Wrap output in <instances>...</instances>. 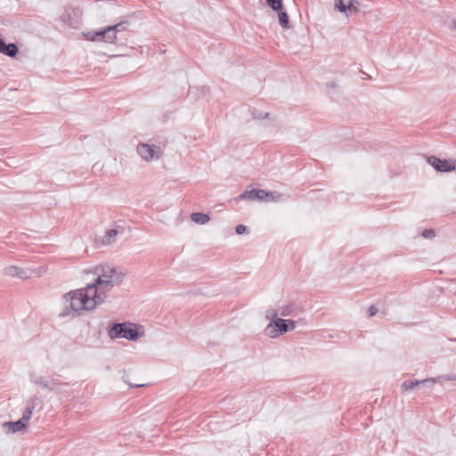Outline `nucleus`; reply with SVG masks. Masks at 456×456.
<instances>
[{
    "mask_svg": "<svg viewBox=\"0 0 456 456\" xmlns=\"http://www.w3.org/2000/svg\"><path fill=\"white\" fill-rule=\"evenodd\" d=\"M266 4L273 11H279L283 7L282 0H266Z\"/></svg>",
    "mask_w": 456,
    "mask_h": 456,
    "instance_id": "obj_26",
    "label": "nucleus"
},
{
    "mask_svg": "<svg viewBox=\"0 0 456 456\" xmlns=\"http://www.w3.org/2000/svg\"><path fill=\"white\" fill-rule=\"evenodd\" d=\"M266 319L270 320V322H273V321L278 317V313L275 309H268L265 312Z\"/></svg>",
    "mask_w": 456,
    "mask_h": 456,
    "instance_id": "obj_28",
    "label": "nucleus"
},
{
    "mask_svg": "<svg viewBox=\"0 0 456 456\" xmlns=\"http://www.w3.org/2000/svg\"><path fill=\"white\" fill-rule=\"evenodd\" d=\"M421 236L425 239H433L436 237V232L434 229H424L421 232Z\"/></svg>",
    "mask_w": 456,
    "mask_h": 456,
    "instance_id": "obj_30",
    "label": "nucleus"
},
{
    "mask_svg": "<svg viewBox=\"0 0 456 456\" xmlns=\"http://www.w3.org/2000/svg\"><path fill=\"white\" fill-rule=\"evenodd\" d=\"M263 194H265V190L263 189H251L247 190L241 194H240L235 200H258L262 201V196Z\"/></svg>",
    "mask_w": 456,
    "mask_h": 456,
    "instance_id": "obj_9",
    "label": "nucleus"
},
{
    "mask_svg": "<svg viewBox=\"0 0 456 456\" xmlns=\"http://www.w3.org/2000/svg\"><path fill=\"white\" fill-rule=\"evenodd\" d=\"M142 335V327L131 322H113L108 329L110 339L124 338L129 341H136Z\"/></svg>",
    "mask_w": 456,
    "mask_h": 456,
    "instance_id": "obj_2",
    "label": "nucleus"
},
{
    "mask_svg": "<svg viewBox=\"0 0 456 456\" xmlns=\"http://www.w3.org/2000/svg\"><path fill=\"white\" fill-rule=\"evenodd\" d=\"M64 307L59 314L60 317L77 316L81 311L93 310L99 305V297L92 296L87 286L76 290H70L63 296Z\"/></svg>",
    "mask_w": 456,
    "mask_h": 456,
    "instance_id": "obj_1",
    "label": "nucleus"
},
{
    "mask_svg": "<svg viewBox=\"0 0 456 456\" xmlns=\"http://www.w3.org/2000/svg\"><path fill=\"white\" fill-rule=\"evenodd\" d=\"M137 153L142 157L145 161H151L155 159H159L161 155L160 148L154 144L148 143H139L137 145Z\"/></svg>",
    "mask_w": 456,
    "mask_h": 456,
    "instance_id": "obj_7",
    "label": "nucleus"
},
{
    "mask_svg": "<svg viewBox=\"0 0 456 456\" xmlns=\"http://www.w3.org/2000/svg\"><path fill=\"white\" fill-rule=\"evenodd\" d=\"M248 111L254 119H265L269 117L268 112L263 113L261 110L256 108H250Z\"/></svg>",
    "mask_w": 456,
    "mask_h": 456,
    "instance_id": "obj_22",
    "label": "nucleus"
},
{
    "mask_svg": "<svg viewBox=\"0 0 456 456\" xmlns=\"http://www.w3.org/2000/svg\"><path fill=\"white\" fill-rule=\"evenodd\" d=\"M191 219L198 224H205L210 220V217L202 212H193L191 214Z\"/></svg>",
    "mask_w": 456,
    "mask_h": 456,
    "instance_id": "obj_17",
    "label": "nucleus"
},
{
    "mask_svg": "<svg viewBox=\"0 0 456 456\" xmlns=\"http://www.w3.org/2000/svg\"><path fill=\"white\" fill-rule=\"evenodd\" d=\"M280 196H281V194L276 191H265V194H263V196H262V201H265V202L274 201Z\"/></svg>",
    "mask_w": 456,
    "mask_h": 456,
    "instance_id": "obj_24",
    "label": "nucleus"
},
{
    "mask_svg": "<svg viewBox=\"0 0 456 456\" xmlns=\"http://www.w3.org/2000/svg\"><path fill=\"white\" fill-rule=\"evenodd\" d=\"M129 385L130 387H143L145 386L144 384H132V383H127Z\"/></svg>",
    "mask_w": 456,
    "mask_h": 456,
    "instance_id": "obj_37",
    "label": "nucleus"
},
{
    "mask_svg": "<svg viewBox=\"0 0 456 456\" xmlns=\"http://www.w3.org/2000/svg\"><path fill=\"white\" fill-rule=\"evenodd\" d=\"M129 22L128 20H121L118 23H116L114 25H110V28H112V33L117 37V34L125 31L126 29V27L128 26Z\"/></svg>",
    "mask_w": 456,
    "mask_h": 456,
    "instance_id": "obj_20",
    "label": "nucleus"
},
{
    "mask_svg": "<svg viewBox=\"0 0 456 456\" xmlns=\"http://www.w3.org/2000/svg\"><path fill=\"white\" fill-rule=\"evenodd\" d=\"M296 328V322L290 319L276 318L273 322H270L265 328V333L272 338H275Z\"/></svg>",
    "mask_w": 456,
    "mask_h": 456,
    "instance_id": "obj_3",
    "label": "nucleus"
},
{
    "mask_svg": "<svg viewBox=\"0 0 456 456\" xmlns=\"http://www.w3.org/2000/svg\"><path fill=\"white\" fill-rule=\"evenodd\" d=\"M235 232L237 234L239 235H241V234H245V233H248V227L244 225V224H238L236 227H235Z\"/></svg>",
    "mask_w": 456,
    "mask_h": 456,
    "instance_id": "obj_31",
    "label": "nucleus"
},
{
    "mask_svg": "<svg viewBox=\"0 0 456 456\" xmlns=\"http://www.w3.org/2000/svg\"><path fill=\"white\" fill-rule=\"evenodd\" d=\"M5 44L6 43L4 39L0 36V53L3 52V48L4 47Z\"/></svg>",
    "mask_w": 456,
    "mask_h": 456,
    "instance_id": "obj_36",
    "label": "nucleus"
},
{
    "mask_svg": "<svg viewBox=\"0 0 456 456\" xmlns=\"http://www.w3.org/2000/svg\"><path fill=\"white\" fill-rule=\"evenodd\" d=\"M4 274L10 277H18L20 279H27L28 273L27 270L20 268L15 265L7 266L4 269Z\"/></svg>",
    "mask_w": 456,
    "mask_h": 456,
    "instance_id": "obj_11",
    "label": "nucleus"
},
{
    "mask_svg": "<svg viewBox=\"0 0 456 456\" xmlns=\"http://www.w3.org/2000/svg\"><path fill=\"white\" fill-rule=\"evenodd\" d=\"M3 426L4 428H7L8 431L10 433H16L18 431H22V430L26 429L28 427V425L23 420H21L20 418L16 421L4 422Z\"/></svg>",
    "mask_w": 456,
    "mask_h": 456,
    "instance_id": "obj_13",
    "label": "nucleus"
},
{
    "mask_svg": "<svg viewBox=\"0 0 456 456\" xmlns=\"http://www.w3.org/2000/svg\"><path fill=\"white\" fill-rule=\"evenodd\" d=\"M113 286L110 280L102 281L100 279H95L93 283L87 285V289L92 293V296H97L99 297V305H101L105 300V294L109 292Z\"/></svg>",
    "mask_w": 456,
    "mask_h": 456,
    "instance_id": "obj_4",
    "label": "nucleus"
},
{
    "mask_svg": "<svg viewBox=\"0 0 456 456\" xmlns=\"http://www.w3.org/2000/svg\"><path fill=\"white\" fill-rule=\"evenodd\" d=\"M32 414H33V411L30 409H28L26 407L25 411L22 413V417L20 419L28 425L32 417Z\"/></svg>",
    "mask_w": 456,
    "mask_h": 456,
    "instance_id": "obj_29",
    "label": "nucleus"
},
{
    "mask_svg": "<svg viewBox=\"0 0 456 456\" xmlns=\"http://www.w3.org/2000/svg\"><path fill=\"white\" fill-rule=\"evenodd\" d=\"M61 20L68 24L69 26L70 27H73V28H76L78 24V21L77 20H73L71 19V12L69 11H66L62 15H61Z\"/></svg>",
    "mask_w": 456,
    "mask_h": 456,
    "instance_id": "obj_21",
    "label": "nucleus"
},
{
    "mask_svg": "<svg viewBox=\"0 0 456 456\" xmlns=\"http://www.w3.org/2000/svg\"><path fill=\"white\" fill-rule=\"evenodd\" d=\"M378 313V308L374 305H371L369 308H368V311H367V314L370 317H372L374 315H376Z\"/></svg>",
    "mask_w": 456,
    "mask_h": 456,
    "instance_id": "obj_34",
    "label": "nucleus"
},
{
    "mask_svg": "<svg viewBox=\"0 0 456 456\" xmlns=\"http://www.w3.org/2000/svg\"><path fill=\"white\" fill-rule=\"evenodd\" d=\"M19 53V47L15 43H6L1 53L4 55L13 58Z\"/></svg>",
    "mask_w": 456,
    "mask_h": 456,
    "instance_id": "obj_16",
    "label": "nucleus"
},
{
    "mask_svg": "<svg viewBox=\"0 0 456 456\" xmlns=\"http://www.w3.org/2000/svg\"><path fill=\"white\" fill-rule=\"evenodd\" d=\"M438 379L444 381H456V374H446L438 377Z\"/></svg>",
    "mask_w": 456,
    "mask_h": 456,
    "instance_id": "obj_33",
    "label": "nucleus"
},
{
    "mask_svg": "<svg viewBox=\"0 0 456 456\" xmlns=\"http://www.w3.org/2000/svg\"><path fill=\"white\" fill-rule=\"evenodd\" d=\"M117 229H110L106 232L105 236L102 239L103 244H110L113 241V238L118 234Z\"/></svg>",
    "mask_w": 456,
    "mask_h": 456,
    "instance_id": "obj_23",
    "label": "nucleus"
},
{
    "mask_svg": "<svg viewBox=\"0 0 456 456\" xmlns=\"http://www.w3.org/2000/svg\"><path fill=\"white\" fill-rule=\"evenodd\" d=\"M100 42L107 44H115L116 36L112 33V28L110 26L103 27L99 29Z\"/></svg>",
    "mask_w": 456,
    "mask_h": 456,
    "instance_id": "obj_12",
    "label": "nucleus"
},
{
    "mask_svg": "<svg viewBox=\"0 0 456 456\" xmlns=\"http://www.w3.org/2000/svg\"><path fill=\"white\" fill-rule=\"evenodd\" d=\"M436 379L433 378L425 379L423 380L419 379H406L401 385L402 393H405L413 390L416 387L426 386L427 384H435Z\"/></svg>",
    "mask_w": 456,
    "mask_h": 456,
    "instance_id": "obj_8",
    "label": "nucleus"
},
{
    "mask_svg": "<svg viewBox=\"0 0 456 456\" xmlns=\"http://www.w3.org/2000/svg\"><path fill=\"white\" fill-rule=\"evenodd\" d=\"M297 309V305L295 303H291L289 305H286L280 309V314L281 316H290L294 315L296 310Z\"/></svg>",
    "mask_w": 456,
    "mask_h": 456,
    "instance_id": "obj_18",
    "label": "nucleus"
},
{
    "mask_svg": "<svg viewBox=\"0 0 456 456\" xmlns=\"http://www.w3.org/2000/svg\"><path fill=\"white\" fill-rule=\"evenodd\" d=\"M29 379L32 383L36 385H39L42 387L47 389L48 391H56L59 390V386L61 385V382L59 379H53V378H45L42 376H39L34 372L29 374Z\"/></svg>",
    "mask_w": 456,
    "mask_h": 456,
    "instance_id": "obj_6",
    "label": "nucleus"
},
{
    "mask_svg": "<svg viewBox=\"0 0 456 456\" xmlns=\"http://www.w3.org/2000/svg\"><path fill=\"white\" fill-rule=\"evenodd\" d=\"M115 273V267L109 265H97L94 268V274H97L96 279H100L102 281L106 280L111 281V273Z\"/></svg>",
    "mask_w": 456,
    "mask_h": 456,
    "instance_id": "obj_10",
    "label": "nucleus"
},
{
    "mask_svg": "<svg viewBox=\"0 0 456 456\" xmlns=\"http://www.w3.org/2000/svg\"><path fill=\"white\" fill-rule=\"evenodd\" d=\"M359 5H360V2L358 0H352V4H350V15L353 12H359Z\"/></svg>",
    "mask_w": 456,
    "mask_h": 456,
    "instance_id": "obj_32",
    "label": "nucleus"
},
{
    "mask_svg": "<svg viewBox=\"0 0 456 456\" xmlns=\"http://www.w3.org/2000/svg\"><path fill=\"white\" fill-rule=\"evenodd\" d=\"M326 87L328 89H335L338 87V85L335 81H330V82L326 83Z\"/></svg>",
    "mask_w": 456,
    "mask_h": 456,
    "instance_id": "obj_35",
    "label": "nucleus"
},
{
    "mask_svg": "<svg viewBox=\"0 0 456 456\" xmlns=\"http://www.w3.org/2000/svg\"><path fill=\"white\" fill-rule=\"evenodd\" d=\"M453 27L456 29V21L453 22Z\"/></svg>",
    "mask_w": 456,
    "mask_h": 456,
    "instance_id": "obj_38",
    "label": "nucleus"
},
{
    "mask_svg": "<svg viewBox=\"0 0 456 456\" xmlns=\"http://www.w3.org/2000/svg\"><path fill=\"white\" fill-rule=\"evenodd\" d=\"M111 282L113 285L119 284L123 281L126 273H124L120 268L115 267V273H111Z\"/></svg>",
    "mask_w": 456,
    "mask_h": 456,
    "instance_id": "obj_19",
    "label": "nucleus"
},
{
    "mask_svg": "<svg viewBox=\"0 0 456 456\" xmlns=\"http://www.w3.org/2000/svg\"><path fill=\"white\" fill-rule=\"evenodd\" d=\"M39 402H40L39 397L37 395H34L27 402V408L30 409L34 411V410L36 409V407L37 405V403H39Z\"/></svg>",
    "mask_w": 456,
    "mask_h": 456,
    "instance_id": "obj_27",
    "label": "nucleus"
},
{
    "mask_svg": "<svg viewBox=\"0 0 456 456\" xmlns=\"http://www.w3.org/2000/svg\"><path fill=\"white\" fill-rule=\"evenodd\" d=\"M350 4H352V0H335V9L346 17L350 16Z\"/></svg>",
    "mask_w": 456,
    "mask_h": 456,
    "instance_id": "obj_14",
    "label": "nucleus"
},
{
    "mask_svg": "<svg viewBox=\"0 0 456 456\" xmlns=\"http://www.w3.org/2000/svg\"><path fill=\"white\" fill-rule=\"evenodd\" d=\"M278 13V19L280 25L285 28L288 29L290 27L289 23V18L288 12L285 11V9L282 7V9H280L279 11H275Z\"/></svg>",
    "mask_w": 456,
    "mask_h": 456,
    "instance_id": "obj_15",
    "label": "nucleus"
},
{
    "mask_svg": "<svg viewBox=\"0 0 456 456\" xmlns=\"http://www.w3.org/2000/svg\"><path fill=\"white\" fill-rule=\"evenodd\" d=\"M428 163L437 172H452L456 169V159H440L436 156H429Z\"/></svg>",
    "mask_w": 456,
    "mask_h": 456,
    "instance_id": "obj_5",
    "label": "nucleus"
},
{
    "mask_svg": "<svg viewBox=\"0 0 456 456\" xmlns=\"http://www.w3.org/2000/svg\"><path fill=\"white\" fill-rule=\"evenodd\" d=\"M84 37L87 40H90V41H93V42H100L99 29L88 31V32L84 34Z\"/></svg>",
    "mask_w": 456,
    "mask_h": 456,
    "instance_id": "obj_25",
    "label": "nucleus"
}]
</instances>
